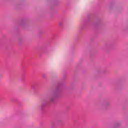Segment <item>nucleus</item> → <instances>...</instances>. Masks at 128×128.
I'll list each match as a JSON object with an SVG mask.
<instances>
[{"mask_svg":"<svg viewBox=\"0 0 128 128\" xmlns=\"http://www.w3.org/2000/svg\"><path fill=\"white\" fill-rule=\"evenodd\" d=\"M118 128V125H116L115 126H114V128Z\"/></svg>","mask_w":128,"mask_h":128,"instance_id":"f257e3e1","label":"nucleus"}]
</instances>
